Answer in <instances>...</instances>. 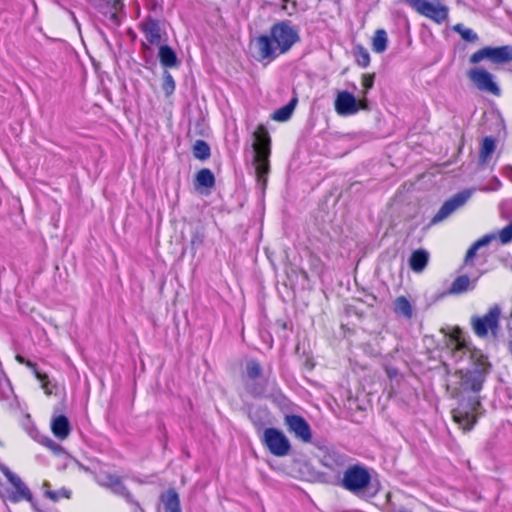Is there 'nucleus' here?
<instances>
[{
  "mask_svg": "<svg viewBox=\"0 0 512 512\" xmlns=\"http://www.w3.org/2000/svg\"><path fill=\"white\" fill-rule=\"evenodd\" d=\"M131 503H133V504H134V506H135V508H134L133 512H145V511L143 510V508H141V507L139 506V504H138V503L133 502V501H132Z\"/></svg>",
  "mask_w": 512,
  "mask_h": 512,
  "instance_id": "obj_43",
  "label": "nucleus"
},
{
  "mask_svg": "<svg viewBox=\"0 0 512 512\" xmlns=\"http://www.w3.org/2000/svg\"><path fill=\"white\" fill-rule=\"evenodd\" d=\"M16 360L21 363V364H25L27 367L31 368L32 371H33V374H35V370H38L37 367H36V364L31 362L30 360H26L24 357H22L21 355H17L16 356Z\"/></svg>",
  "mask_w": 512,
  "mask_h": 512,
  "instance_id": "obj_36",
  "label": "nucleus"
},
{
  "mask_svg": "<svg viewBox=\"0 0 512 512\" xmlns=\"http://www.w3.org/2000/svg\"><path fill=\"white\" fill-rule=\"evenodd\" d=\"M97 482L99 485L110 489L114 494L124 497L128 502H132L131 494L117 475L101 473L97 476Z\"/></svg>",
  "mask_w": 512,
  "mask_h": 512,
  "instance_id": "obj_17",
  "label": "nucleus"
},
{
  "mask_svg": "<svg viewBox=\"0 0 512 512\" xmlns=\"http://www.w3.org/2000/svg\"><path fill=\"white\" fill-rule=\"evenodd\" d=\"M102 9L117 11L118 13L123 8L122 0H107L101 5Z\"/></svg>",
  "mask_w": 512,
  "mask_h": 512,
  "instance_id": "obj_34",
  "label": "nucleus"
},
{
  "mask_svg": "<svg viewBox=\"0 0 512 512\" xmlns=\"http://www.w3.org/2000/svg\"><path fill=\"white\" fill-rule=\"evenodd\" d=\"M323 465L328 467L329 469L335 470L337 468L343 467L346 464V456L332 452L328 453L323 457Z\"/></svg>",
  "mask_w": 512,
  "mask_h": 512,
  "instance_id": "obj_24",
  "label": "nucleus"
},
{
  "mask_svg": "<svg viewBox=\"0 0 512 512\" xmlns=\"http://www.w3.org/2000/svg\"><path fill=\"white\" fill-rule=\"evenodd\" d=\"M503 265L512 270V258H503Z\"/></svg>",
  "mask_w": 512,
  "mask_h": 512,
  "instance_id": "obj_41",
  "label": "nucleus"
},
{
  "mask_svg": "<svg viewBox=\"0 0 512 512\" xmlns=\"http://www.w3.org/2000/svg\"><path fill=\"white\" fill-rule=\"evenodd\" d=\"M510 350H511V353H512V341H511V344H510Z\"/></svg>",
  "mask_w": 512,
  "mask_h": 512,
  "instance_id": "obj_51",
  "label": "nucleus"
},
{
  "mask_svg": "<svg viewBox=\"0 0 512 512\" xmlns=\"http://www.w3.org/2000/svg\"><path fill=\"white\" fill-rule=\"evenodd\" d=\"M246 374L249 379L255 380L262 374V368L260 364L255 360H250L246 364Z\"/></svg>",
  "mask_w": 512,
  "mask_h": 512,
  "instance_id": "obj_31",
  "label": "nucleus"
},
{
  "mask_svg": "<svg viewBox=\"0 0 512 512\" xmlns=\"http://www.w3.org/2000/svg\"><path fill=\"white\" fill-rule=\"evenodd\" d=\"M251 392H252L253 394H260V393H261L260 391H257L256 389L251 390Z\"/></svg>",
  "mask_w": 512,
  "mask_h": 512,
  "instance_id": "obj_45",
  "label": "nucleus"
},
{
  "mask_svg": "<svg viewBox=\"0 0 512 512\" xmlns=\"http://www.w3.org/2000/svg\"><path fill=\"white\" fill-rule=\"evenodd\" d=\"M453 30L461 35V37L468 42H475L478 40V35L470 28H466L462 24H456Z\"/></svg>",
  "mask_w": 512,
  "mask_h": 512,
  "instance_id": "obj_30",
  "label": "nucleus"
},
{
  "mask_svg": "<svg viewBox=\"0 0 512 512\" xmlns=\"http://www.w3.org/2000/svg\"><path fill=\"white\" fill-rule=\"evenodd\" d=\"M35 377L41 383V387L44 390L45 394L51 395L54 393L56 385L53 384L46 373H42L39 370H35Z\"/></svg>",
  "mask_w": 512,
  "mask_h": 512,
  "instance_id": "obj_29",
  "label": "nucleus"
},
{
  "mask_svg": "<svg viewBox=\"0 0 512 512\" xmlns=\"http://www.w3.org/2000/svg\"><path fill=\"white\" fill-rule=\"evenodd\" d=\"M407 4L417 13L441 24L448 18V7L440 2L432 3L427 0H406Z\"/></svg>",
  "mask_w": 512,
  "mask_h": 512,
  "instance_id": "obj_10",
  "label": "nucleus"
},
{
  "mask_svg": "<svg viewBox=\"0 0 512 512\" xmlns=\"http://www.w3.org/2000/svg\"><path fill=\"white\" fill-rule=\"evenodd\" d=\"M262 443L268 451L277 457H284L291 450V443L287 436L279 429L266 428L261 437Z\"/></svg>",
  "mask_w": 512,
  "mask_h": 512,
  "instance_id": "obj_7",
  "label": "nucleus"
},
{
  "mask_svg": "<svg viewBox=\"0 0 512 512\" xmlns=\"http://www.w3.org/2000/svg\"><path fill=\"white\" fill-rule=\"evenodd\" d=\"M469 60L472 64H478L483 60H489L493 64L509 63L512 61V46H486L474 52Z\"/></svg>",
  "mask_w": 512,
  "mask_h": 512,
  "instance_id": "obj_8",
  "label": "nucleus"
},
{
  "mask_svg": "<svg viewBox=\"0 0 512 512\" xmlns=\"http://www.w3.org/2000/svg\"><path fill=\"white\" fill-rule=\"evenodd\" d=\"M46 495L47 497H49L50 499H52L53 501H56L59 499V495L57 492H53V491H47L46 492Z\"/></svg>",
  "mask_w": 512,
  "mask_h": 512,
  "instance_id": "obj_39",
  "label": "nucleus"
},
{
  "mask_svg": "<svg viewBox=\"0 0 512 512\" xmlns=\"http://www.w3.org/2000/svg\"><path fill=\"white\" fill-rule=\"evenodd\" d=\"M193 155L195 158L205 160L210 156V147L203 140H197L193 145Z\"/></svg>",
  "mask_w": 512,
  "mask_h": 512,
  "instance_id": "obj_28",
  "label": "nucleus"
},
{
  "mask_svg": "<svg viewBox=\"0 0 512 512\" xmlns=\"http://www.w3.org/2000/svg\"><path fill=\"white\" fill-rule=\"evenodd\" d=\"M507 209H512V200H506L501 205V214L504 218H508L510 216Z\"/></svg>",
  "mask_w": 512,
  "mask_h": 512,
  "instance_id": "obj_37",
  "label": "nucleus"
},
{
  "mask_svg": "<svg viewBox=\"0 0 512 512\" xmlns=\"http://www.w3.org/2000/svg\"><path fill=\"white\" fill-rule=\"evenodd\" d=\"M389 376H392L394 374V371H388Z\"/></svg>",
  "mask_w": 512,
  "mask_h": 512,
  "instance_id": "obj_49",
  "label": "nucleus"
},
{
  "mask_svg": "<svg viewBox=\"0 0 512 512\" xmlns=\"http://www.w3.org/2000/svg\"><path fill=\"white\" fill-rule=\"evenodd\" d=\"M388 43L387 33L383 29H379L375 32L372 42L373 51L376 53H382L386 50Z\"/></svg>",
  "mask_w": 512,
  "mask_h": 512,
  "instance_id": "obj_26",
  "label": "nucleus"
},
{
  "mask_svg": "<svg viewBox=\"0 0 512 512\" xmlns=\"http://www.w3.org/2000/svg\"><path fill=\"white\" fill-rule=\"evenodd\" d=\"M161 501L167 512H175L180 509V501L177 492L173 489L161 495Z\"/></svg>",
  "mask_w": 512,
  "mask_h": 512,
  "instance_id": "obj_22",
  "label": "nucleus"
},
{
  "mask_svg": "<svg viewBox=\"0 0 512 512\" xmlns=\"http://www.w3.org/2000/svg\"><path fill=\"white\" fill-rule=\"evenodd\" d=\"M481 403L478 397H472L467 402H461L452 410V418L464 431H470L477 422Z\"/></svg>",
  "mask_w": 512,
  "mask_h": 512,
  "instance_id": "obj_6",
  "label": "nucleus"
},
{
  "mask_svg": "<svg viewBox=\"0 0 512 512\" xmlns=\"http://www.w3.org/2000/svg\"><path fill=\"white\" fill-rule=\"evenodd\" d=\"M62 495L65 497H69L68 493H66V492H62Z\"/></svg>",
  "mask_w": 512,
  "mask_h": 512,
  "instance_id": "obj_47",
  "label": "nucleus"
},
{
  "mask_svg": "<svg viewBox=\"0 0 512 512\" xmlns=\"http://www.w3.org/2000/svg\"><path fill=\"white\" fill-rule=\"evenodd\" d=\"M297 100H291L287 105L281 107L273 113L272 119L278 122H284L290 119Z\"/></svg>",
  "mask_w": 512,
  "mask_h": 512,
  "instance_id": "obj_25",
  "label": "nucleus"
},
{
  "mask_svg": "<svg viewBox=\"0 0 512 512\" xmlns=\"http://www.w3.org/2000/svg\"><path fill=\"white\" fill-rule=\"evenodd\" d=\"M102 11L113 24H115V25L119 24V22H120L119 16H118L119 13L117 11L107 10V9H102Z\"/></svg>",
  "mask_w": 512,
  "mask_h": 512,
  "instance_id": "obj_35",
  "label": "nucleus"
},
{
  "mask_svg": "<svg viewBox=\"0 0 512 512\" xmlns=\"http://www.w3.org/2000/svg\"><path fill=\"white\" fill-rule=\"evenodd\" d=\"M162 89L166 96H170L175 90V81L168 71H165L163 74Z\"/></svg>",
  "mask_w": 512,
  "mask_h": 512,
  "instance_id": "obj_32",
  "label": "nucleus"
},
{
  "mask_svg": "<svg viewBox=\"0 0 512 512\" xmlns=\"http://www.w3.org/2000/svg\"><path fill=\"white\" fill-rule=\"evenodd\" d=\"M143 32L146 40L152 44L157 45L161 41V29L159 22L155 19L148 18L142 24Z\"/></svg>",
  "mask_w": 512,
  "mask_h": 512,
  "instance_id": "obj_18",
  "label": "nucleus"
},
{
  "mask_svg": "<svg viewBox=\"0 0 512 512\" xmlns=\"http://www.w3.org/2000/svg\"><path fill=\"white\" fill-rule=\"evenodd\" d=\"M341 487L361 497L372 498L378 492V488H372L371 474L364 465L354 464L349 466L343 473L340 481Z\"/></svg>",
  "mask_w": 512,
  "mask_h": 512,
  "instance_id": "obj_4",
  "label": "nucleus"
},
{
  "mask_svg": "<svg viewBox=\"0 0 512 512\" xmlns=\"http://www.w3.org/2000/svg\"><path fill=\"white\" fill-rule=\"evenodd\" d=\"M468 78L482 92L500 96L501 89L494 79V75L484 68L476 67L467 72Z\"/></svg>",
  "mask_w": 512,
  "mask_h": 512,
  "instance_id": "obj_12",
  "label": "nucleus"
},
{
  "mask_svg": "<svg viewBox=\"0 0 512 512\" xmlns=\"http://www.w3.org/2000/svg\"><path fill=\"white\" fill-rule=\"evenodd\" d=\"M499 239L502 244H506L512 240V221L505 226L498 234L491 233L484 235L474 242L467 250L465 256H475L477 251L490 244L493 240Z\"/></svg>",
  "mask_w": 512,
  "mask_h": 512,
  "instance_id": "obj_14",
  "label": "nucleus"
},
{
  "mask_svg": "<svg viewBox=\"0 0 512 512\" xmlns=\"http://www.w3.org/2000/svg\"><path fill=\"white\" fill-rule=\"evenodd\" d=\"M373 83H374V79L372 76H370V75L363 76L362 85L364 86V88L366 90H369L370 88H372Z\"/></svg>",
  "mask_w": 512,
  "mask_h": 512,
  "instance_id": "obj_38",
  "label": "nucleus"
},
{
  "mask_svg": "<svg viewBox=\"0 0 512 512\" xmlns=\"http://www.w3.org/2000/svg\"><path fill=\"white\" fill-rule=\"evenodd\" d=\"M369 60H370V59H369V55H368V53H364V54L362 55V61H361L362 65H363V66L368 65Z\"/></svg>",
  "mask_w": 512,
  "mask_h": 512,
  "instance_id": "obj_42",
  "label": "nucleus"
},
{
  "mask_svg": "<svg viewBox=\"0 0 512 512\" xmlns=\"http://www.w3.org/2000/svg\"><path fill=\"white\" fill-rule=\"evenodd\" d=\"M285 424L288 430L294 433L295 437L305 443L312 440V432L308 422L299 415H287L285 417Z\"/></svg>",
  "mask_w": 512,
  "mask_h": 512,
  "instance_id": "obj_16",
  "label": "nucleus"
},
{
  "mask_svg": "<svg viewBox=\"0 0 512 512\" xmlns=\"http://www.w3.org/2000/svg\"><path fill=\"white\" fill-rule=\"evenodd\" d=\"M334 107L338 115L349 116L356 114L360 108H365V105H360L350 92L341 91L337 94Z\"/></svg>",
  "mask_w": 512,
  "mask_h": 512,
  "instance_id": "obj_15",
  "label": "nucleus"
},
{
  "mask_svg": "<svg viewBox=\"0 0 512 512\" xmlns=\"http://www.w3.org/2000/svg\"><path fill=\"white\" fill-rule=\"evenodd\" d=\"M500 309L497 306L491 307L483 316H472L471 325L474 333L481 338L489 333L496 335L499 327Z\"/></svg>",
  "mask_w": 512,
  "mask_h": 512,
  "instance_id": "obj_9",
  "label": "nucleus"
},
{
  "mask_svg": "<svg viewBox=\"0 0 512 512\" xmlns=\"http://www.w3.org/2000/svg\"><path fill=\"white\" fill-rule=\"evenodd\" d=\"M0 471L4 474L7 480L11 483L14 488V491L7 492V494H1V497L4 499H8L13 503H18L20 501H31L32 494L29 488L24 484L21 478L13 473L7 466L4 464H0Z\"/></svg>",
  "mask_w": 512,
  "mask_h": 512,
  "instance_id": "obj_11",
  "label": "nucleus"
},
{
  "mask_svg": "<svg viewBox=\"0 0 512 512\" xmlns=\"http://www.w3.org/2000/svg\"><path fill=\"white\" fill-rule=\"evenodd\" d=\"M472 195V190L461 191L450 199H448L441 206L439 211L434 215L431 224H437L449 217L456 209L463 206Z\"/></svg>",
  "mask_w": 512,
  "mask_h": 512,
  "instance_id": "obj_13",
  "label": "nucleus"
},
{
  "mask_svg": "<svg viewBox=\"0 0 512 512\" xmlns=\"http://www.w3.org/2000/svg\"><path fill=\"white\" fill-rule=\"evenodd\" d=\"M495 147H496V144H495V140L493 138H491V137L484 138L482 145H481V149H480V155H479L481 163H483V164L487 163L489 157L494 152Z\"/></svg>",
  "mask_w": 512,
  "mask_h": 512,
  "instance_id": "obj_27",
  "label": "nucleus"
},
{
  "mask_svg": "<svg viewBox=\"0 0 512 512\" xmlns=\"http://www.w3.org/2000/svg\"><path fill=\"white\" fill-rule=\"evenodd\" d=\"M484 258H465L463 269L466 274L458 276L449 288V294L459 295L473 290L478 278L485 272L480 269L484 265Z\"/></svg>",
  "mask_w": 512,
  "mask_h": 512,
  "instance_id": "obj_5",
  "label": "nucleus"
},
{
  "mask_svg": "<svg viewBox=\"0 0 512 512\" xmlns=\"http://www.w3.org/2000/svg\"><path fill=\"white\" fill-rule=\"evenodd\" d=\"M448 347L451 349L455 361H459L465 355H468L474 365L472 369L459 370L454 374L456 389L459 393H478L482 389L490 369L486 356L480 350L470 348L459 328H456L450 335Z\"/></svg>",
  "mask_w": 512,
  "mask_h": 512,
  "instance_id": "obj_1",
  "label": "nucleus"
},
{
  "mask_svg": "<svg viewBox=\"0 0 512 512\" xmlns=\"http://www.w3.org/2000/svg\"><path fill=\"white\" fill-rule=\"evenodd\" d=\"M270 143L271 140L268 131L264 126L260 125L254 132L252 147L254 151L253 165L255 174L262 190L266 187L269 173Z\"/></svg>",
  "mask_w": 512,
  "mask_h": 512,
  "instance_id": "obj_3",
  "label": "nucleus"
},
{
  "mask_svg": "<svg viewBox=\"0 0 512 512\" xmlns=\"http://www.w3.org/2000/svg\"><path fill=\"white\" fill-rule=\"evenodd\" d=\"M507 170L511 172V180H512V167H507Z\"/></svg>",
  "mask_w": 512,
  "mask_h": 512,
  "instance_id": "obj_46",
  "label": "nucleus"
},
{
  "mask_svg": "<svg viewBox=\"0 0 512 512\" xmlns=\"http://www.w3.org/2000/svg\"><path fill=\"white\" fill-rule=\"evenodd\" d=\"M195 182L197 189L200 187L212 188L215 184V178L209 169L204 168L197 172Z\"/></svg>",
  "mask_w": 512,
  "mask_h": 512,
  "instance_id": "obj_23",
  "label": "nucleus"
},
{
  "mask_svg": "<svg viewBox=\"0 0 512 512\" xmlns=\"http://www.w3.org/2000/svg\"><path fill=\"white\" fill-rule=\"evenodd\" d=\"M299 40L297 28L289 21H279L271 27L269 35L257 39L259 55L262 59L275 58L288 52Z\"/></svg>",
  "mask_w": 512,
  "mask_h": 512,
  "instance_id": "obj_2",
  "label": "nucleus"
},
{
  "mask_svg": "<svg viewBox=\"0 0 512 512\" xmlns=\"http://www.w3.org/2000/svg\"><path fill=\"white\" fill-rule=\"evenodd\" d=\"M389 376H392L394 374V371H388Z\"/></svg>",
  "mask_w": 512,
  "mask_h": 512,
  "instance_id": "obj_48",
  "label": "nucleus"
},
{
  "mask_svg": "<svg viewBox=\"0 0 512 512\" xmlns=\"http://www.w3.org/2000/svg\"><path fill=\"white\" fill-rule=\"evenodd\" d=\"M395 512H411V511H409V510H407V509H399V510H397V511H395Z\"/></svg>",
  "mask_w": 512,
  "mask_h": 512,
  "instance_id": "obj_44",
  "label": "nucleus"
},
{
  "mask_svg": "<svg viewBox=\"0 0 512 512\" xmlns=\"http://www.w3.org/2000/svg\"><path fill=\"white\" fill-rule=\"evenodd\" d=\"M428 258H410L409 266L410 268L419 273L422 272L427 266Z\"/></svg>",
  "mask_w": 512,
  "mask_h": 512,
  "instance_id": "obj_33",
  "label": "nucleus"
},
{
  "mask_svg": "<svg viewBox=\"0 0 512 512\" xmlns=\"http://www.w3.org/2000/svg\"><path fill=\"white\" fill-rule=\"evenodd\" d=\"M51 429L54 436L60 440L66 439L70 434V423L66 416L55 417L51 422Z\"/></svg>",
  "mask_w": 512,
  "mask_h": 512,
  "instance_id": "obj_19",
  "label": "nucleus"
},
{
  "mask_svg": "<svg viewBox=\"0 0 512 512\" xmlns=\"http://www.w3.org/2000/svg\"><path fill=\"white\" fill-rule=\"evenodd\" d=\"M411 256H415V257H418V256H428V253H427V251H425V250H421V249H419V250H415V251L412 253V255H411Z\"/></svg>",
  "mask_w": 512,
  "mask_h": 512,
  "instance_id": "obj_40",
  "label": "nucleus"
},
{
  "mask_svg": "<svg viewBox=\"0 0 512 512\" xmlns=\"http://www.w3.org/2000/svg\"><path fill=\"white\" fill-rule=\"evenodd\" d=\"M389 376H392L394 374V371H388Z\"/></svg>",
  "mask_w": 512,
  "mask_h": 512,
  "instance_id": "obj_50",
  "label": "nucleus"
},
{
  "mask_svg": "<svg viewBox=\"0 0 512 512\" xmlns=\"http://www.w3.org/2000/svg\"><path fill=\"white\" fill-rule=\"evenodd\" d=\"M393 310L397 316L405 319H411L413 316V307L410 301L404 296H399L394 300Z\"/></svg>",
  "mask_w": 512,
  "mask_h": 512,
  "instance_id": "obj_20",
  "label": "nucleus"
},
{
  "mask_svg": "<svg viewBox=\"0 0 512 512\" xmlns=\"http://www.w3.org/2000/svg\"><path fill=\"white\" fill-rule=\"evenodd\" d=\"M159 59L165 67H175L178 64L176 53L167 45H163L159 48Z\"/></svg>",
  "mask_w": 512,
  "mask_h": 512,
  "instance_id": "obj_21",
  "label": "nucleus"
}]
</instances>
